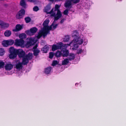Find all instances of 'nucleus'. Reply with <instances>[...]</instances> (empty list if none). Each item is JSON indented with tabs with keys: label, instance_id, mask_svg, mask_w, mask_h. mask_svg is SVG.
Returning a JSON list of instances; mask_svg holds the SVG:
<instances>
[{
	"label": "nucleus",
	"instance_id": "7c9ffc66",
	"mask_svg": "<svg viewBox=\"0 0 126 126\" xmlns=\"http://www.w3.org/2000/svg\"><path fill=\"white\" fill-rule=\"evenodd\" d=\"M69 40V37L68 36H65L64 38L63 41L64 42H68Z\"/></svg>",
	"mask_w": 126,
	"mask_h": 126
},
{
	"label": "nucleus",
	"instance_id": "4be33fe9",
	"mask_svg": "<svg viewBox=\"0 0 126 126\" xmlns=\"http://www.w3.org/2000/svg\"><path fill=\"white\" fill-rule=\"evenodd\" d=\"M20 4L21 6L24 8H26L27 6L26 3L24 0H22L21 1Z\"/></svg>",
	"mask_w": 126,
	"mask_h": 126
},
{
	"label": "nucleus",
	"instance_id": "58836bf2",
	"mask_svg": "<svg viewBox=\"0 0 126 126\" xmlns=\"http://www.w3.org/2000/svg\"><path fill=\"white\" fill-rule=\"evenodd\" d=\"M82 52V50L81 49H79L77 50V53L79 54L81 53Z\"/></svg>",
	"mask_w": 126,
	"mask_h": 126
},
{
	"label": "nucleus",
	"instance_id": "7ed1b4c3",
	"mask_svg": "<svg viewBox=\"0 0 126 126\" xmlns=\"http://www.w3.org/2000/svg\"><path fill=\"white\" fill-rule=\"evenodd\" d=\"M29 57L28 59H26V57H24L22 60V62H21L19 60H17L15 62L14 66L18 70H20L23 67V65H26L27 64L29 60L32 59V54H29Z\"/></svg>",
	"mask_w": 126,
	"mask_h": 126
},
{
	"label": "nucleus",
	"instance_id": "473e14b6",
	"mask_svg": "<svg viewBox=\"0 0 126 126\" xmlns=\"http://www.w3.org/2000/svg\"><path fill=\"white\" fill-rule=\"evenodd\" d=\"M5 63L4 62H0V68H2L4 67Z\"/></svg>",
	"mask_w": 126,
	"mask_h": 126
},
{
	"label": "nucleus",
	"instance_id": "2eb2a0df",
	"mask_svg": "<svg viewBox=\"0 0 126 126\" xmlns=\"http://www.w3.org/2000/svg\"><path fill=\"white\" fill-rule=\"evenodd\" d=\"M62 52L63 56H67L68 55L69 52L68 50L66 49H62Z\"/></svg>",
	"mask_w": 126,
	"mask_h": 126
},
{
	"label": "nucleus",
	"instance_id": "4c0bfd02",
	"mask_svg": "<svg viewBox=\"0 0 126 126\" xmlns=\"http://www.w3.org/2000/svg\"><path fill=\"white\" fill-rule=\"evenodd\" d=\"M68 13V11L67 10H65L63 12V14L64 15H67Z\"/></svg>",
	"mask_w": 126,
	"mask_h": 126
},
{
	"label": "nucleus",
	"instance_id": "1a4fd4ad",
	"mask_svg": "<svg viewBox=\"0 0 126 126\" xmlns=\"http://www.w3.org/2000/svg\"><path fill=\"white\" fill-rule=\"evenodd\" d=\"M24 42L23 40L16 39L15 40V44L16 46L22 47L24 46Z\"/></svg>",
	"mask_w": 126,
	"mask_h": 126
},
{
	"label": "nucleus",
	"instance_id": "2f4dec72",
	"mask_svg": "<svg viewBox=\"0 0 126 126\" xmlns=\"http://www.w3.org/2000/svg\"><path fill=\"white\" fill-rule=\"evenodd\" d=\"M4 49L2 48H0V56H2L4 54Z\"/></svg>",
	"mask_w": 126,
	"mask_h": 126
},
{
	"label": "nucleus",
	"instance_id": "a211bd4d",
	"mask_svg": "<svg viewBox=\"0 0 126 126\" xmlns=\"http://www.w3.org/2000/svg\"><path fill=\"white\" fill-rule=\"evenodd\" d=\"M18 50L15 49L13 47H11L9 49V51L10 53H17Z\"/></svg>",
	"mask_w": 126,
	"mask_h": 126
},
{
	"label": "nucleus",
	"instance_id": "e433bc0d",
	"mask_svg": "<svg viewBox=\"0 0 126 126\" xmlns=\"http://www.w3.org/2000/svg\"><path fill=\"white\" fill-rule=\"evenodd\" d=\"M33 10L35 11H37L39 10L38 7L37 6H35L33 8Z\"/></svg>",
	"mask_w": 126,
	"mask_h": 126
},
{
	"label": "nucleus",
	"instance_id": "a19ab883",
	"mask_svg": "<svg viewBox=\"0 0 126 126\" xmlns=\"http://www.w3.org/2000/svg\"><path fill=\"white\" fill-rule=\"evenodd\" d=\"M65 20V19H62L61 21L60 22L61 23H63L64 21Z\"/></svg>",
	"mask_w": 126,
	"mask_h": 126
},
{
	"label": "nucleus",
	"instance_id": "79ce46f5",
	"mask_svg": "<svg viewBox=\"0 0 126 126\" xmlns=\"http://www.w3.org/2000/svg\"><path fill=\"white\" fill-rule=\"evenodd\" d=\"M75 85H78V84H77V83H76V84H75Z\"/></svg>",
	"mask_w": 126,
	"mask_h": 126
},
{
	"label": "nucleus",
	"instance_id": "c9c22d12",
	"mask_svg": "<svg viewBox=\"0 0 126 126\" xmlns=\"http://www.w3.org/2000/svg\"><path fill=\"white\" fill-rule=\"evenodd\" d=\"M54 55V53L52 52H50L49 53V58H52L53 57Z\"/></svg>",
	"mask_w": 126,
	"mask_h": 126
},
{
	"label": "nucleus",
	"instance_id": "5701e85b",
	"mask_svg": "<svg viewBox=\"0 0 126 126\" xmlns=\"http://www.w3.org/2000/svg\"><path fill=\"white\" fill-rule=\"evenodd\" d=\"M51 70V68L50 67H47L45 69V72L47 74H49Z\"/></svg>",
	"mask_w": 126,
	"mask_h": 126
},
{
	"label": "nucleus",
	"instance_id": "20e7f679",
	"mask_svg": "<svg viewBox=\"0 0 126 126\" xmlns=\"http://www.w3.org/2000/svg\"><path fill=\"white\" fill-rule=\"evenodd\" d=\"M60 7L58 5L56 4L55 5V11H57V12L56 14H55V13H53L52 14L51 16H55V20H57L60 18L62 16V14L60 11L58 9Z\"/></svg>",
	"mask_w": 126,
	"mask_h": 126
},
{
	"label": "nucleus",
	"instance_id": "72a5a7b5",
	"mask_svg": "<svg viewBox=\"0 0 126 126\" xmlns=\"http://www.w3.org/2000/svg\"><path fill=\"white\" fill-rule=\"evenodd\" d=\"M25 20L26 22L27 23H28L30 21L31 19L30 17H27L25 18Z\"/></svg>",
	"mask_w": 126,
	"mask_h": 126
},
{
	"label": "nucleus",
	"instance_id": "6ab92c4d",
	"mask_svg": "<svg viewBox=\"0 0 126 126\" xmlns=\"http://www.w3.org/2000/svg\"><path fill=\"white\" fill-rule=\"evenodd\" d=\"M49 49V47L47 46L46 45L43 48L42 50L44 53H47Z\"/></svg>",
	"mask_w": 126,
	"mask_h": 126
},
{
	"label": "nucleus",
	"instance_id": "6e6552de",
	"mask_svg": "<svg viewBox=\"0 0 126 126\" xmlns=\"http://www.w3.org/2000/svg\"><path fill=\"white\" fill-rule=\"evenodd\" d=\"M37 31V29L35 27L31 28L30 31H27L26 32V33L29 35H32L35 33Z\"/></svg>",
	"mask_w": 126,
	"mask_h": 126
},
{
	"label": "nucleus",
	"instance_id": "f257e3e1",
	"mask_svg": "<svg viewBox=\"0 0 126 126\" xmlns=\"http://www.w3.org/2000/svg\"><path fill=\"white\" fill-rule=\"evenodd\" d=\"M75 36H76V38H75L70 44L65 45H64V47H67L68 46H70V44H72L73 46L72 49L73 50H76L79 47V46L81 45L83 42H84V45H86L87 44V40L84 39L83 40V39L81 38L78 37L76 35H75Z\"/></svg>",
	"mask_w": 126,
	"mask_h": 126
},
{
	"label": "nucleus",
	"instance_id": "393cba45",
	"mask_svg": "<svg viewBox=\"0 0 126 126\" xmlns=\"http://www.w3.org/2000/svg\"><path fill=\"white\" fill-rule=\"evenodd\" d=\"M19 38L20 39L25 38L26 37V35L25 33H22L19 35Z\"/></svg>",
	"mask_w": 126,
	"mask_h": 126
},
{
	"label": "nucleus",
	"instance_id": "aec40b11",
	"mask_svg": "<svg viewBox=\"0 0 126 126\" xmlns=\"http://www.w3.org/2000/svg\"><path fill=\"white\" fill-rule=\"evenodd\" d=\"M75 58V55L73 53H70L68 56V58L70 61L73 60Z\"/></svg>",
	"mask_w": 126,
	"mask_h": 126
},
{
	"label": "nucleus",
	"instance_id": "423d86ee",
	"mask_svg": "<svg viewBox=\"0 0 126 126\" xmlns=\"http://www.w3.org/2000/svg\"><path fill=\"white\" fill-rule=\"evenodd\" d=\"M38 35L34 38H30L29 39V41L25 45V46L26 47H28L32 45H33L38 40V38L37 37Z\"/></svg>",
	"mask_w": 126,
	"mask_h": 126
},
{
	"label": "nucleus",
	"instance_id": "9d476101",
	"mask_svg": "<svg viewBox=\"0 0 126 126\" xmlns=\"http://www.w3.org/2000/svg\"><path fill=\"white\" fill-rule=\"evenodd\" d=\"M63 46V44L61 43H60L57 45H54L52 46V50L53 51H54L58 49H60Z\"/></svg>",
	"mask_w": 126,
	"mask_h": 126
},
{
	"label": "nucleus",
	"instance_id": "b1692460",
	"mask_svg": "<svg viewBox=\"0 0 126 126\" xmlns=\"http://www.w3.org/2000/svg\"><path fill=\"white\" fill-rule=\"evenodd\" d=\"M11 34V32L9 30L6 31L4 33L5 36L6 37H9L10 36Z\"/></svg>",
	"mask_w": 126,
	"mask_h": 126
},
{
	"label": "nucleus",
	"instance_id": "a878e982",
	"mask_svg": "<svg viewBox=\"0 0 126 126\" xmlns=\"http://www.w3.org/2000/svg\"><path fill=\"white\" fill-rule=\"evenodd\" d=\"M3 46L4 47H7L8 46L7 40H4L2 43Z\"/></svg>",
	"mask_w": 126,
	"mask_h": 126
},
{
	"label": "nucleus",
	"instance_id": "9b49d317",
	"mask_svg": "<svg viewBox=\"0 0 126 126\" xmlns=\"http://www.w3.org/2000/svg\"><path fill=\"white\" fill-rule=\"evenodd\" d=\"M25 14V11L24 10L22 9L20 10L18 14L16 15V18L20 19L22 18Z\"/></svg>",
	"mask_w": 126,
	"mask_h": 126
},
{
	"label": "nucleus",
	"instance_id": "0eeeda50",
	"mask_svg": "<svg viewBox=\"0 0 126 126\" xmlns=\"http://www.w3.org/2000/svg\"><path fill=\"white\" fill-rule=\"evenodd\" d=\"M17 54L19 57H22L23 58L25 57H26L27 58L26 59H28L29 57V54H32V58L33 57V54L32 53H29L28 55L26 56H25V52L24 51L22 50L21 49H19L18 50L17 52Z\"/></svg>",
	"mask_w": 126,
	"mask_h": 126
},
{
	"label": "nucleus",
	"instance_id": "4468645a",
	"mask_svg": "<svg viewBox=\"0 0 126 126\" xmlns=\"http://www.w3.org/2000/svg\"><path fill=\"white\" fill-rule=\"evenodd\" d=\"M37 47V45H36L33 48V49H34L33 50V53L34 55L35 56L37 55L40 52V51L39 50L37 49H36Z\"/></svg>",
	"mask_w": 126,
	"mask_h": 126
},
{
	"label": "nucleus",
	"instance_id": "c85d7f7f",
	"mask_svg": "<svg viewBox=\"0 0 126 126\" xmlns=\"http://www.w3.org/2000/svg\"><path fill=\"white\" fill-rule=\"evenodd\" d=\"M68 62V59H66L62 61V64L63 65L67 64Z\"/></svg>",
	"mask_w": 126,
	"mask_h": 126
},
{
	"label": "nucleus",
	"instance_id": "f3484780",
	"mask_svg": "<svg viewBox=\"0 0 126 126\" xmlns=\"http://www.w3.org/2000/svg\"><path fill=\"white\" fill-rule=\"evenodd\" d=\"M22 28V26L19 24L17 25L16 26V29H14L13 31L15 32L21 30Z\"/></svg>",
	"mask_w": 126,
	"mask_h": 126
},
{
	"label": "nucleus",
	"instance_id": "cd10ccee",
	"mask_svg": "<svg viewBox=\"0 0 126 126\" xmlns=\"http://www.w3.org/2000/svg\"><path fill=\"white\" fill-rule=\"evenodd\" d=\"M62 55V52L59 51H57L55 55L57 57H60Z\"/></svg>",
	"mask_w": 126,
	"mask_h": 126
},
{
	"label": "nucleus",
	"instance_id": "ddd939ff",
	"mask_svg": "<svg viewBox=\"0 0 126 126\" xmlns=\"http://www.w3.org/2000/svg\"><path fill=\"white\" fill-rule=\"evenodd\" d=\"M50 7L49 6H47L45 8L44 11L47 13V14H51V15L53 13V10H52L50 11H49L50 10Z\"/></svg>",
	"mask_w": 126,
	"mask_h": 126
},
{
	"label": "nucleus",
	"instance_id": "f704fd0d",
	"mask_svg": "<svg viewBox=\"0 0 126 126\" xmlns=\"http://www.w3.org/2000/svg\"><path fill=\"white\" fill-rule=\"evenodd\" d=\"M58 64V61H53L52 64V65L54 66Z\"/></svg>",
	"mask_w": 126,
	"mask_h": 126
},
{
	"label": "nucleus",
	"instance_id": "bb28decb",
	"mask_svg": "<svg viewBox=\"0 0 126 126\" xmlns=\"http://www.w3.org/2000/svg\"><path fill=\"white\" fill-rule=\"evenodd\" d=\"M57 20H55V21H54V22L51 25V26L50 27L51 28V29H49V30H52V28H53L54 29L56 28L57 26V24H54V22Z\"/></svg>",
	"mask_w": 126,
	"mask_h": 126
},
{
	"label": "nucleus",
	"instance_id": "f8f14e48",
	"mask_svg": "<svg viewBox=\"0 0 126 126\" xmlns=\"http://www.w3.org/2000/svg\"><path fill=\"white\" fill-rule=\"evenodd\" d=\"M13 67V65L11 63H9L6 64L5 68L6 70L10 71L12 69Z\"/></svg>",
	"mask_w": 126,
	"mask_h": 126
},
{
	"label": "nucleus",
	"instance_id": "39448f33",
	"mask_svg": "<svg viewBox=\"0 0 126 126\" xmlns=\"http://www.w3.org/2000/svg\"><path fill=\"white\" fill-rule=\"evenodd\" d=\"M79 1V0H66L64 6L67 8H70L72 4L74 3H76Z\"/></svg>",
	"mask_w": 126,
	"mask_h": 126
},
{
	"label": "nucleus",
	"instance_id": "f03ea898",
	"mask_svg": "<svg viewBox=\"0 0 126 126\" xmlns=\"http://www.w3.org/2000/svg\"><path fill=\"white\" fill-rule=\"evenodd\" d=\"M49 22V20L48 19H46L44 21L43 24L44 27L38 33L37 36L38 38H40L42 35L45 37L47 34L48 33L49 29H51L50 27L48 26Z\"/></svg>",
	"mask_w": 126,
	"mask_h": 126
},
{
	"label": "nucleus",
	"instance_id": "c756f323",
	"mask_svg": "<svg viewBox=\"0 0 126 126\" xmlns=\"http://www.w3.org/2000/svg\"><path fill=\"white\" fill-rule=\"evenodd\" d=\"M7 41L8 46L13 45L14 42V41L12 40H9Z\"/></svg>",
	"mask_w": 126,
	"mask_h": 126
},
{
	"label": "nucleus",
	"instance_id": "412c9836",
	"mask_svg": "<svg viewBox=\"0 0 126 126\" xmlns=\"http://www.w3.org/2000/svg\"><path fill=\"white\" fill-rule=\"evenodd\" d=\"M17 53H10L9 55V57L11 59H14L17 56Z\"/></svg>",
	"mask_w": 126,
	"mask_h": 126
},
{
	"label": "nucleus",
	"instance_id": "dca6fc26",
	"mask_svg": "<svg viewBox=\"0 0 126 126\" xmlns=\"http://www.w3.org/2000/svg\"><path fill=\"white\" fill-rule=\"evenodd\" d=\"M0 25L2 28H4L8 27L9 26V25L8 24L4 23L1 21Z\"/></svg>",
	"mask_w": 126,
	"mask_h": 126
},
{
	"label": "nucleus",
	"instance_id": "ea45409f",
	"mask_svg": "<svg viewBox=\"0 0 126 126\" xmlns=\"http://www.w3.org/2000/svg\"><path fill=\"white\" fill-rule=\"evenodd\" d=\"M29 1L30 2H35L36 0H27Z\"/></svg>",
	"mask_w": 126,
	"mask_h": 126
}]
</instances>
